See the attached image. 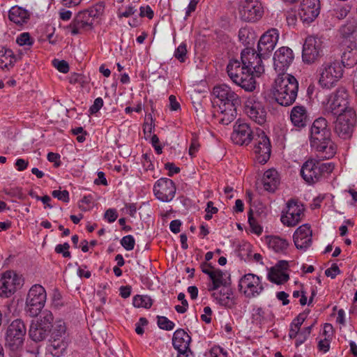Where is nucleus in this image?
<instances>
[{"instance_id":"nucleus-1","label":"nucleus","mask_w":357,"mask_h":357,"mask_svg":"<svg viewBox=\"0 0 357 357\" xmlns=\"http://www.w3.org/2000/svg\"><path fill=\"white\" fill-rule=\"evenodd\" d=\"M331 130L326 119L320 117L314 121L310 133V146L322 153L323 158L330 159L336 153V146L331 141Z\"/></svg>"},{"instance_id":"nucleus-2","label":"nucleus","mask_w":357,"mask_h":357,"mask_svg":"<svg viewBox=\"0 0 357 357\" xmlns=\"http://www.w3.org/2000/svg\"><path fill=\"white\" fill-rule=\"evenodd\" d=\"M298 82L290 74L278 75L275 79L273 96L275 101L282 106L292 105L297 97Z\"/></svg>"},{"instance_id":"nucleus-3","label":"nucleus","mask_w":357,"mask_h":357,"mask_svg":"<svg viewBox=\"0 0 357 357\" xmlns=\"http://www.w3.org/2000/svg\"><path fill=\"white\" fill-rule=\"evenodd\" d=\"M227 71L229 78L236 85L240 86L246 91H253L256 88L255 77L238 60H231Z\"/></svg>"},{"instance_id":"nucleus-4","label":"nucleus","mask_w":357,"mask_h":357,"mask_svg":"<svg viewBox=\"0 0 357 357\" xmlns=\"http://www.w3.org/2000/svg\"><path fill=\"white\" fill-rule=\"evenodd\" d=\"M50 335V351L52 356L59 357L65 352L69 342L64 321L61 319L54 320Z\"/></svg>"},{"instance_id":"nucleus-5","label":"nucleus","mask_w":357,"mask_h":357,"mask_svg":"<svg viewBox=\"0 0 357 357\" xmlns=\"http://www.w3.org/2000/svg\"><path fill=\"white\" fill-rule=\"evenodd\" d=\"M54 315L50 310H43L39 317L31 321L29 330V337L36 342H42L50 335L52 328Z\"/></svg>"},{"instance_id":"nucleus-6","label":"nucleus","mask_w":357,"mask_h":357,"mask_svg":"<svg viewBox=\"0 0 357 357\" xmlns=\"http://www.w3.org/2000/svg\"><path fill=\"white\" fill-rule=\"evenodd\" d=\"M319 84L323 89L334 87L343 75V67L339 61L324 63L319 68Z\"/></svg>"},{"instance_id":"nucleus-7","label":"nucleus","mask_w":357,"mask_h":357,"mask_svg":"<svg viewBox=\"0 0 357 357\" xmlns=\"http://www.w3.org/2000/svg\"><path fill=\"white\" fill-rule=\"evenodd\" d=\"M333 169L334 165L332 162L321 163L314 160H308L303 165L301 175L307 183L312 184L331 173Z\"/></svg>"},{"instance_id":"nucleus-8","label":"nucleus","mask_w":357,"mask_h":357,"mask_svg":"<svg viewBox=\"0 0 357 357\" xmlns=\"http://www.w3.org/2000/svg\"><path fill=\"white\" fill-rule=\"evenodd\" d=\"M47 298L45 288L40 284H34L29 289L26 298L25 310L31 317H37L42 312Z\"/></svg>"},{"instance_id":"nucleus-9","label":"nucleus","mask_w":357,"mask_h":357,"mask_svg":"<svg viewBox=\"0 0 357 357\" xmlns=\"http://www.w3.org/2000/svg\"><path fill=\"white\" fill-rule=\"evenodd\" d=\"M26 328L20 319H15L8 325L5 335V344L13 351L20 349L24 340Z\"/></svg>"},{"instance_id":"nucleus-10","label":"nucleus","mask_w":357,"mask_h":357,"mask_svg":"<svg viewBox=\"0 0 357 357\" xmlns=\"http://www.w3.org/2000/svg\"><path fill=\"white\" fill-rule=\"evenodd\" d=\"M252 151L255 155V159L259 163L264 164L270 158L271 153V142L264 131L257 130L252 141Z\"/></svg>"},{"instance_id":"nucleus-11","label":"nucleus","mask_w":357,"mask_h":357,"mask_svg":"<svg viewBox=\"0 0 357 357\" xmlns=\"http://www.w3.org/2000/svg\"><path fill=\"white\" fill-rule=\"evenodd\" d=\"M244 112L254 123L264 126L267 121V111L262 102L255 96L248 97L244 102Z\"/></svg>"},{"instance_id":"nucleus-12","label":"nucleus","mask_w":357,"mask_h":357,"mask_svg":"<svg viewBox=\"0 0 357 357\" xmlns=\"http://www.w3.org/2000/svg\"><path fill=\"white\" fill-rule=\"evenodd\" d=\"M239 291L245 297L251 298L258 296L264 291L261 278L253 273L243 275L238 282Z\"/></svg>"},{"instance_id":"nucleus-13","label":"nucleus","mask_w":357,"mask_h":357,"mask_svg":"<svg viewBox=\"0 0 357 357\" xmlns=\"http://www.w3.org/2000/svg\"><path fill=\"white\" fill-rule=\"evenodd\" d=\"M265 55L247 47L241 52V61L255 77H260L265 71L261 60V56Z\"/></svg>"},{"instance_id":"nucleus-14","label":"nucleus","mask_w":357,"mask_h":357,"mask_svg":"<svg viewBox=\"0 0 357 357\" xmlns=\"http://www.w3.org/2000/svg\"><path fill=\"white\" fill-rule=\"evenodd\" d=\"M355 116L351 109L338 114L334 130L340 137L347 139L351 137L356 122Z\"/></svg>"},{"instance_id":"nucleus-15","label":"nucleus","mask_w":357,"mask_h":357,"mask_svg":"<svg viewBox=\"0 0 357 357\" xmlns=\"http://www.w3.org/2000/svg\"><path fill=\"white\" fill-rule=\"evenodd\" d=\"M305 207L302 202H287V208L282 211L280 220L287 227H295L304 217Z\"/></svg>"},{"instance_id":"nucleus-16","label":"nucleus","mask_w":357,"mask_h":357,"mask_svg":"<svg viewBox=\"0 0 357 357\" xmlns=\"http://www.w3.org/2000/svg\"><path fill=\"white\" fill-rule=\"evenodd\" d=\"M323 55L322 42L320 39L308 36L303 47L302 58L305 63H312Z\"/></svg>"},{"instance_id":"nucleus-17","label":"nucleus","mask_w":357,"mask_h":357,"mask_svg":"<svg viewBox=\"0 0 357 357\" xmlns=\"http://www.w3.org/2000/svg\"><path fill=\"white\" fill-rule=\"evenodd\" d=\"M263 7L257 0H245L239 8L241 19L245 22H254L263 15Z\"/></svg>"},{"instance_id":"nucleus-18","label":"nucleus","mask_w":357,"mask_h":357,"mask_svg":"<svg viewBox=\"0 0 357 357\" xmlns=\"http://www.w3.org/2000/svg\"><path fill=\"white\" fill-rule=\"evenodd\" d=\"M22 278L13 271H7L0 276V296L9 297L22 285Z\"/></svg>"},{"instance_id":"nucleus-19","label":"nucleus","mask_w":357,"mask_h":357,"mask_svg":"<svg viewBox=\"0 0 357 357\" xmlns=\"http://www.w3.org/2000/svg\"><path fill=\"white\" fill-rule=\"evenodd\" d=\"M347 94L344 89H337L333 93L326 105V112L334 115L344 113L350 108H348Z\"/></svg>"},{"instance_id":"nucleus-20","label":"nucleus","mask_w":357,"mask_h":357,"mask_svg":"<svg viewBox=\"0 0 357 357\" xmlns=\"http://www.w3.org/2000/svg\"><path fill=\"white\" fill-rule=\"evenodd\" d=\"M294 59V54L291 49L288 47H282L274 53L273 67L278 75L287 74Z\"/></svg>"},{"instance_id":"nucleus-21","label":"nucleus","mask_w":357,"mask_h":357,"mask_svg":"<svg viewBox=\"0 0 357 357\" xmlns=\"http://www.w3.org/2000/svg\"><path fill=\"white\" fill-rule=\"evenodd\" d=\"M255 135L248 123L237 121L233 127L231 139L236 144L248 146L252 142Z\"/></svg>"},{"instance_id":"nucleus-22","label":"nucleus","mask_w":357,"mask_h":357,"mask_svg":"<svg viewBox=\"0 0 357 357\" xmlns=\"http://www.w3.org/2000/svg\"><path fill=\"white\" fill-rule=\"evenodd\" d=\"M319 0H303L300 4L298 15L303 23L312 22L319 15Z\"/></svg>"},{"instance_id":"nucleus-23","label":"nucleus","mask_w":357,"mask_h":357,"mask_svg":"<svg viewBox=\"0 0 357 357\" xmlns=\"http://www.w3.org/2000/svg\"><path fill=\"white\" fill-rule=\"evenodd\" d=\"M153 192L160 201H172L176 192V187L171 179L161 178L154 185Z\"/></svg>"},{"instance_id":"nucleus-24","label":"nucleus","mask_w":357,"mask_h":357,"mask_svg":"<svg viewBox=\"0 0 357 357\" xmlns=\"http://www.w3.org/2000/svg\"><path fill=\"white\" fill-rule=\"evenodd\" d=\"M93 21L90 18L87 12H79L66 29L73 36L80 34L84 31L93 29Z\"/></svg>"},{"instance_id":"nucleus-25","label":"nucleus","mask_w":357,"mask_h":357,"mask_svg":"<svg viewBox=\"0 0 357 357\" xmlns=\"http://www.w3.org/2000/svg\"><path fill=\"white\" fill-rule=\"evenodd\" d=\"M213 95L220 100V104L240 105L239 96L226 84L216 86L213 89Z\"/></svg>"},{"instance_id":"nucleus-26","label":"nucleus","mask_w":357,"mask_h":357,"mask_svg":"<svg viewBox=\"0 0 357 357\" xmlns=\"http://www.w3.org/2000/svg\"><path fill=\"white\" fill-rule=\"evenodd\" d=\"M279 38V32L271 29L264 33L258 43L257 49L261 54H268L275 48Z\"/></svg>"},{"instance_id":"nucleus-27","label":"nucleus","mask_w":357,"mask_h":357,"mask_svg":"<svg viewBox=\"0 0 357 357\" xmlns=\"http://www.w3.org/2000/svg\"><path fill=\"white\" fill-rule=\"evenodd\" d=\"M294 242L298 249L305 250L312 244V231L308 225L300 226L294 232Z\"/></svg>"},{"instance_id":"nucleus-28","label":"nucleus","mask_w":357,"mask_h":357,"mask_svg":"<svg viewBox=\"0 0 357 357\" xmlns=\"http://www.w3.org/2000/svg\"><path fill=\"white\" fill-rule=\"evenodd\" d=\"M190 342V336L183 329L180 328L174 332L172 337V344L178 354L190 352L189 348Z\"/></svg>"},{"instance_id":"nucleus-29","label":"nucleus","mask_w":357,"mask_h":357,"mask_svg":"<svg viewBox=\"0 0 357 357\" xmlns=\"http://www.w3.org/2000/svg\"><path fill=\"white\" fill-rule=\"evenodd\" d=\"M238 105H231L222 104L219 105L217 117L220 123L223 125H228L236 117V107Z\"/></svg>"},{"instance_id":"nucleus-30","label":"nucleus","mask_w":357,"mask_h":357,"mask_svg":"<svg viewBox=\"0 0 357 357\" xmlns=\"http://www.w3.org/2000/svg\"><path fill=\"white\" fill-rule=\"evenodd\" d=\"M30 12L17 6L12 7L8 12L9 20L18 26L26 24L30 18Z\"/></svg>"},{"instance_id":"nucleus-31","label":"nucleus","mask_w":357,"mask_h":357,"mask_svg":"<svg viewBox=\"0 0 357 357\" xmlns=\"http://www.w3.org/2000/svg\"><path fill=\"white\" fill-rule=\"evenodd\" d=\"M212 296L218 304L225 307L231 308L235 305L233 292L229 288H222L219 291H215Z\"/></svg>"},{"instance_id":"nucleus-32","label":"nucleus","mask_w":357,"mask_h":357,"mask_svg":"<svg viewBox=\"0 0 357 357\" xmlns=\"http://www.w3.org/2000/svg\"><path fill=\"white\" fill-rule=\"evenodd\" d=\"M261 185L265 190L274 192L280 183L278 173L275 169H268L264 173Z\"/></svg>"},{"instance_id":"nucleus-33","label":"nucleus","mask_w":357,"mask_h":357,"mask_svg":"<svg viewBox=\"0 0 357 357\" xmlns=\"http://www.w3.org/2000/svg\"><path fill=\"white\" fill-rule=\"evenodd\" d=\"M290 119L294 126L303 128L305 127L307 121V114L305 107L295 106L292 108Z\"/></svg>"},{"instance_id":"nucleus-34","label":"nucleus","mask_w":357,"mask_h":357,"mask_svg":"<svg viewBox=\"0 0 357 357\" xmlns=\"http://www.w3.org/2000/svg\"><path fill=\"white\" fill-rule=\"evenodd\" d=\"M266 243L269 249L275 252L284 254L289 245V242L278 236H270L266 237Z\"/></svg>"},{"instance_id":"nucleus-35","label":"nucleus","mask_w":357,"mask_h":357,"mask_svg":"<svg viewBox=\"0 0 357 357\" xmlns=\"http://www.w3.org/2000/svg\"><path fill=\"white\" fill-rule=\"evenodd\" d=\"M252 317L256 321L264 324L272 322L274 314L269 307H256L253 309Z\"/></svg>"},{"instance_id":"nucleus-36","label":"nucleus","mask_w":357,"mask_h":357,"mask_svg":"<svg viewBox=\"0 0 357 357\" xmlns=\"http://www.w3.org/2000/svg\"><path fill=\"white\" fill-rule=\"evenodd\" d=\"M15 61V56L11 50L0 48V68L8 70L14 66Z\"/></svg>"},{"instance_id":"nucleus-37","label":"nucleus","mask_w":357,"mask_h":357,"mask_svg":"<svg viewBox=\"0 0 357 357\" xmlns=\"http://www.w3.org/2000/svg\"><path fill=\"white\" fill-rule=\"evenodd\" d=\"M268 280L277 284H284L289 280V275L278 268H271L268 274Z\"/></svg>"},{"instance_id":"nucleus-38","label":"nucleus","mask_w":357,"mask_h":357,"mask_svg":"<svg viewBox=\"0 0 357 357\" xmlns=\"http://www.w3.org/2000/svg\"><path fill=\"white\" fill-rule=\"evenodd\" d=\"M223 272L220 269H215L210 275L212 284L208 286V291H215L224 284Z\"/></svg>"},{"instance_id":"nucleus-39","label":"nucleus","mask_w":357,"mask_h":357,"mask_svg":"<svg viewBox=\"0 0 357 357\" xmlns=\"http://www.w3.org/2000/svg\"><path fill=\"white\" fill-rule=\"evenodd\" d=\"M132 304L136 307L150 308L152 305V299L146 295H136L133 297Z\"/></svg>"},{"instance_id":"nucleus-40","label":"nucleus","mask_w":357,"mask_h":357,"mask_svg":"<svg viewBox=\"0 0 357 357\" xmlns=\"http://www.w3.org/2000/svg\"><path fill=\"white\" fill-rule=\"evenodd\" d=\"M340 31L342 37L345 38L353 37L354 35L356 34V25L354 22H348L346 24L342 26Z\"/></svg>"},{"instance_id":"nucleus-41","label":"nucleus","mask_w":357,"mask_h":357,"mask_svg":"<svg viewBox=\"0 0 357 357\" xmlns=\"http://www.w3.org/2000/svg\"><path fill=\"white\" fill-rule=\"evenodd\" d=\"M157 324L160 328L166 331H172L175 326L173 321L168 319L166 317L162 316H158Z\"/></svg>"},{"instance_id":"nucleus-42","label":"nucleus","mask_w":357,"mask_h":357,"mask_svg":"<svg viewBox=\"0 0 357 357\" xmlns=\"http://www.w3.org/2000/svg\"><path fill=\"white\" fill-rule=\"evenodd\" d=\"M312 326L313 325L312 324L309 326L304 328L302 331H300L299 336L298 337L295 342L296 347H298L305 342V340L310 336Z\"/></svg>"},{"instance_id":"nucleus-43","label":"nucleus","mask_w":357,"mask_h":357,"mask_svg":"<svg viewBox=\"0 0 357 357\" xmlns=\"http://www.w3.org/2000/svg\"><path fill=\"white\" fill-rule=\"evenodd\" d=\"M121 244L126 250L130 251L135 248V241L132 235H127L122 238Z\"/></svg>"},{"instance_id":"nucleus-44","label":"nucleus","mask_w":357,"mask_h":357,"mask_svg":"<svg viewBox=\"0 0 357 357\" xmlns=\"http://www.w3.org/2000/svg\"><path fill=\"white\" fill-rule=\"evenodd\" d=\"M16 42L20 46L23 45H31L33 43V40L31 38L29 33H21L16 40Z\"/></svg>"},{"instance_id":"nucleus-45","label":"nucleus","mask_w":357,"mask_h":357,"mask_svg":"<svg viewBox=\"0 0 357 357\" xmlns=\"http://www.w3.org/2000/svg\"><path fill=\"white\" fill-rule=\"evenodd\" d=\"M187 53L186 45L181 43L176 49L174 52V56L181 62H184L185 59V55Z\"/></svg>"},{"instance_id":"nucleus-46","label":"nucleus","mask_w":357,"mask_h":357,"mask_svg":"<svg viewBox=\"0 0 357 357\" xmlns=\"http://www.w3.org/2000/svg\"><path fill=\"white\" fill-rule=\"evenodd\" d=\"M52 195L54 199H57L60 201H68L69 192L66 190H55L52 192Z\"/></svg>"},{"instance_id":"nucleus-47","label":"nucleus","mask_w":357,"mask_h":357,"mask_svg":"<svg viewBox=\"0 0 357 357\" xmlns=\"http://www.w3.org/2000/svg\"><path fill=\"white\" fill-rule=\"evenodd\" d=\"M70 245L68 243L59 244L55 248V252L58 254H62L63 257H70V252L68 251Z\"/></svg>"},{"instance_id":"nucleus-48","label":"nucleus","mask_w":357,"mask_h":357,"mask_svg":"<svg viewBox=\"0 0 357 357\" xmlns=\"http://www.w3.org/2000/svg\"><path fill=\"white\" fill-rule=\"evenodd\" d=\"M248 222L253 231L257 234H260L262 231L261 228L257 225L255 220L252 217V209L250 208L248 213Z\"/></svg>"},{"instance_id":"nucleus-49","label":"nucleus","mask_w":357,"mask_h":357,"mask_svg":"<svg viewBox=\"0 0 357 357\" xmlns=\"http://www.w3.org/2000/svg\"><path fill=\"white\" fill-rule=\"evenodd\" d=\"M54 67L61 73H67L69 71V65L64 61L54 60L53 61Z\"/></svg>"},{"instance_id":"nucleus-50","label":"nucleus","mask_w":357,"mask_h":357,"mask_svg":"<svg viewBox=\"0 0 357 357\" xmlns=\"http://www.w3.org/2000/svg\"><path fill=\"white\" fill-rule=\"evenodd\" d=\"M340 273V270L337 264H333L332 266L325 271V274L327 277L334 279L337 275Z\"/></svg>"},{"instance_id":"nucleus-51","label":"nucleus","mask_w":357,"mask_h":357,"mask_svg":"<svg viewBox=\"0 0 357 357\" xmlns=\"http://www.w3.org/2000/svg\"><path fill=\"white\" fill-rule=\"evenodd\" d=\"M103 106V100L101 98L95 99L93 104L90 107L89 112L91 114L97 113Z\"/></svg>"},{"instance_id":"nucleus-52","label":"nucleus","mask_w":357,"mask_h":357,"mask_svg":"<svg viewBox=\"0 0 357 357\" xmlns=\"http://www.w3.org/2000/svg\"><path fill=\"white\" fill-rule=\"evenodd\" d=\"M148 324V320L145 317L139 318V321L135 324V332L138 335H142L144 333L143 326Z\"/></svg>"},{"instance_id":"nucleus-53","label":"nucleus","mask_w":357,"mask_h":357,"mask_svg":"<svg viewBox=\"0 0 357 357\" xmlns=\"http://www.w3.org/2000/svg\"><path fill=\"white\" fill-rule=\"evenodd\" d=\"M213 202H208L207 207L206 208V215L204 216L205 220H209L212 218L213 214L218 212V208L213 206Z\"/></svg>"},{"instance_id":"nucleus-54","label":"nucleus","mask_w":357,"mask_h":357,"mask_svg":"<svg viewBox=\"0 0 357 357\" xmlns=\"http://www.w3.org/2000/svg\"><path fill=\"white\" fill-rule=\"evenodd\" d=\"M139 15L142 17H147L149 20H151L153 17L154 13L149 6H141Z\"/></svg>"},{"instance_id":"nucleus-55","label":"nucleus","mask_w":357,"mask_h":357,"mask_svg":"<svg viewBox=\"0 0 357 357\" xmlns=\"http://www.w3.org/2000/svg\"><path fill=\"white\" fill-rule=\"evenodd\" d=\"M118 217L117 212L115 209H107L105 213V218L109 222H114Z\"/></svg>"},{"instance_id":"nucleus-56","label":"nucleus","mask_w":357,"mask_h":357,"mask_svg":"<svg viewBox=\"0 0 357 357\" xmlns=\"http://www.w3.org/2000/svg\"><path fill=\"white\" fill-rule=\"evenodd\" d=\"M204 314L201 315L202 321H204L206 324H210L211 322V315H212V310L209 306H206L204 308Z\"/></svg>"},{"instance_id":"nucleus-57","label":"nucleus","mask_w":357,"mask_h":357,"mask_svg":"<svg viewBox=\"0 0 357 357\" xmlns=\"http://www.w3.org/2000/svg\"><path fill=\"white\" fill-rule=\"evenodd\" d=\"M249 31L246 29H241L238 31L239 40L245 45L250 44Z\"/></svg>"},{"instance_id":"nucleus-58","label":"nucleus","mask_w":357,"mask_h":357,"mask_svg":"<svg viewBox=\"0 0 357 357\" xmlns=\"http://www.w3.org/2000/svg\"><path fill=\"white\" fill-rule=\"evenodd\" d=\"M151 142L152 146L154 147L155 152L158 154H161L162 152V146L160 145V140L156 135H153L151 136Z\"/></svg>"},{"instance_id":"nucleus-59","label":"nucleus","mask_w":357,"mask_h":357,"mask_svg":"<svg viewBox=\"0 0 357 357\" xmlns=\"http://www.w3.org/2000/svg\"><path fill=\"white\" fill-rule=\"evenodd\" d=\"M165 169L168 170V175L169 176H172L175 174H178L180 172V168L175 166V165L172 162H167L165 164Z\"/></svg>"},{"instance_id":"nucleus-60","label":"nucleus","mask_w":357,"mask_h":357,"mask_svg":"<svg viewBox=\"0 0 357 357\" xmlns=\"http://www.w3.org/2000/svg\"><path fill=\"white\" fill-rule=\"evenodd\" d=\"M306 318V316L305 314H299L291 322V324H292V327L294 328H301V326L305 321Z\"/></svg>"},{"instance_id":"nucleus-61","label":"nucleus","mask_w":357,"mask_h":357,"mask_svg":"<svg viewBox=\"0 0 357 357\" xmlns=\"http://www.w3.org/2000/svg\"><path fill=\"white\" fill-rule=\"evenodd\" d=\"M199 148V143L197 139L193 138L191 141V144L189 148V154L194 157L196 153L198 151Z\"/></svg>"},{"instance_id":"nucleus-62","label":"nucleus","mask_w":357,"mask_h":357,"mask_svg":"<svg viewBox=\"0 0 357 357\" xmlns=\"http://www.w3.org/2000/svg\"><path fill=\"white\" fill-rule=\"evenodd\" d=\"M142 163L146 170H151L153 169V165L151 162L150 155L147 153L142 155Z\"/></svg>"},{"instance_id":"nucleus-63","label":"nucleus","mask_w":357,"mask_h":357,"mask_svg":"<svg viewBox=\"0 0 357 357\" xmlns=\"http://www.w3.org/2000/svg\"><path fill=\"white\" fill-rule=\"evenodd\" d=\"M29 162L28 161L22 159V158H18L17 159L15 162V167L16 169L20 171H24L28 167Z\"/></svg>"},{"instance_id":"nucleus-64","label":"nucleus","mask_w":357,"mask_h":357,"mask_svg":"<svg viewBox=\"0 0 357 357\" xmlns=\"http://www.w3.org/2000/svg\"><path fill=\"white\" fill-rule=\"evenodd\" d=\"M181 226V222L179 220H174L170 222L169 229L174 234H178L180 232V227Z\"/></svg>"}]
</instances>
